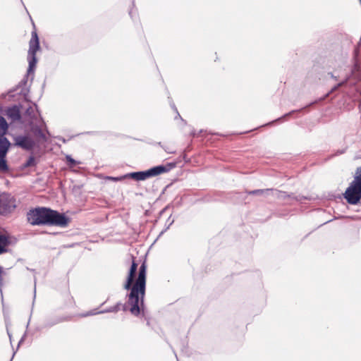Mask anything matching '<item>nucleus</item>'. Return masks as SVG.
I'll use <instances>...</instances> for the list:
<instances>
[{"label": "nucleus", "mask_w": 361, "mask_h": 361, "mask_svg": "<svg viewBox=\"0 0 361 361\" xmlns=\"http://www.w3.org/2000/svg\"><path fill=\"white\" fill-rule=\"evenodd\" d=\"M138 264L133 259L128 277L123 286L124 289L130 290L127 295L128 303L130 305L129 311L136 317L140 314L147 320V324L149 325V321L145 305V296L146 291L147 264L144 261L139 268L138 276L135 281Z\"/></svg>", "instance_id": "obj_1"}, {"label": "nucleus", "mask_w": 361, "mask_h": 361, "mask_svg": "<svg viewBox=\"0 0 361 361\" xmlns=\"http://www.w3.org/2000/svg\"><path fill=\"white\" fill-rule=\"evenodd\" d=\"M350 73H347L343 79H341V75H335L334 73L330 72L328 75L331 78L336 81L340 80L336 85H334L326 94L319 99L315 100L305 106L303 108L297 110H293L290 112L285 114L283 116L277 118L275 121H281L296 112H300L304 109L309 107L318 102L324 100L331 94L336 92L338 89L341 90L342 93L346 94L349 98H356L357 95H361V63L357 60H355L354 65L349 70Z\"/></svg>", "instance_id": "obj_2"}, {"label": "nucleus", "mask_w": 361, "mask_h": 361, "mask_svg": "<svg viewBox=\"0 0 361 361\" xmlns=\"http://www.w3.org/2000/svg\"><path fill=\"white\" fill-rule=\"evenodd\" d=\"M26 216L27 222L32 226L65 228L69 222V219L65 214L46 207L31 209L27 212Z\"/></svg>", "instance_id": "obj_3"}, {"label": "nucleus", "mask_w": 361, "mask_h": 361, "mask_svg": "<svg viewBox=\"0 0 361 361\" xmlns=\"http://www.w3.org/2000/svg\"><path fill=\"white\" fill-rule=\"evenodd\" d=\"M174 166V163H169L166 166L159 165L146 171L130 172L118 177L108 176L107 178L114 181H121L128 178H131L137 181H141L169 172Z\"/></svg>", "instance_id": "obj_4"}, {"label": "nucleus", "mask_w": 361, "mask_h": 361, "mask_svg": "<svg viewBox=\"0 0 361 361\" xmlns=\"http://www.w3.org/2000/svg\"><path fill=\"white\" fill-rule=\"evenodd\" d=\"M346 202L352 205L358 204L361 200V166L356 169L353 181L343 193Z\"/></svg>", "instance_id": "obj_5"}, {"label": "nucleus", "mask_w": 361, "mask_h": 361, "mask_svg": "<svg viewBox=\"0 0 361 361\" xmlns=\"http://www.w3.org/2000/svg\"><path fill=\"white\" fill-rule=\"evenodd\" d=\"M39 49V41L37 33L35 30L32 32L31 39L29 42V49L27 53V61L29 67L27 73L33 71L37 63L36 53Z\"/></svg>", "instance_id": "obj_6"}, {"label": "nucleus", "mask_w": 361, "mask_h": 361, "mask_svg": "<svg viewBox=\"0 0 361 361\" xmlns=\"http://www.w3.org/2000/svg\"><path fill=\"white\" fill-rule=\"evenodd\" d=\"M16 199L7 192H0V215L7 216L16 209Z\"/></svg>", "instance_id": "obj_7"}, {"label": "nucleus", "mask_w": 361, "mask_h": 361, "mask_svg": "<svg viewBox=\"0 0 361 361\" xmlns=\"http://www.w3.org/2000/svg\"><path fill=\"white\" fill-rule=\"evenodd\" d=\"M15 144L25 150H32L35 142L28 135H18L14 138Z\"/></svg>", "instance_id": "obj_8"}, {"label": "nucleus", "mask_w": 361, "mask_h": 361, "mask_svg": "<svg viewBox=\"0 0 361 361\" xmlns=\"http://www.w3.org/2000/svg\"><path fill=\"white\" fill-rule=\"evenodd\" d=\"M30 131L37 141H42V142H47V137L40 126L37 125H31Z\"/></svg>", "instance_id": "obj_9"}, {"label": "nucleus", "mask_w": 361, "mask_h": 361, "mask_svg": "<svg viewBox=\"0 0 361 361\" xmlns=\"http://www.w3.org/2000/svg\"><path fill=\"white\" fill-rule=\"evenodd\" d=\"M274 192H277V193H283L285 195V192H281L277 190H274L272 188L253 190L247 191V193L249 195H253L268 196L271 193H274Z\"/></svg>", "instance_id": "obj_10"}, {"label": "nucleus", "mask_w": 361, "mask_h": 361, "mask_svg": "<svg viewBox=\"0 0 361 361\" xmlns=\"http://www.w3.org/2000/svg\"><path fill=\"white\" fill-rule=\"evenodd\" d=\"M11 146L9 140L5 137H0V157H6Z\"/></svg>", "instance_id": "obj_11"}, {"label": "nucleus", "mask_w": 361, "mask_h": 361, "mask_svg": "<svg viewBox=\"0 0 361 361\" xmlns=\"http://www.w3.org/2000/svg\"><path fill=\"white\" fill-rule=\"evenodd\" d=\"M127 305H130L127 302L126 304H122L121 302H117L115 305L111 306L107 309L100 310V312L106 313V312H117L121 309H122L123 311H126Z\"/></svg>", "instance_id": "obj_12"}, {"label": "nucleus", "mask_w": 361, "mask_h": 361, "mask_svg": "<svg viewBox=\"0 0 361 361\" xmlns=\"http://www.w3.org/2000/svg\"><path fill=\"white\" fill-rule=\"evenodd\" d=\"M7 114L13 121H18L21 118L20 110L18 107L16 106H13V107L8 108Z\"/></svg>", "instance_id": "obj_13"}, {"label": "nucleus", "mask_w": 361, "mask_h": 361, "mask_svg": "<svg viewBox=\"0 0 361 361\" xmlns=\"http://www.w3.org/2000/svg\"><path fill=\"white\" fill-rule=\"evenodd\" d=\"M8 128V125L4 117L0 116V137H4Z\"/></svg>", "instance_id": "obj_14"}, {"label": "nucleus", "mask_w": 361, "mask_h": 361, "mask_svg": "<svg viewBox=\"0 0 361 361\" xmlns=\"http://www.w3.org/2000/svg\"><path fill=\"white\" fill-rule=\"evenodd\" d=\"M37 165V161L33 156H30L28 159L24 163L23 167L28 168Z\"/></svg>", "instance_id": "obj_15"}, {"label": "nucleus", "mask_w": 361, "mask_h": 361, "mask_svg": "<svg viewBox=\"0 0 361 361\" xmlns=\"http://www.w3.org/2000/svg\"><path fill=\"white\" fill-rule=\"evenodd\" d=\"M7 171H8V166L6 157H0V171L6 172Z\"/></svg>", "instance_id": "obj_16"}, {"label": "nucleus", "mask_w": 361, "mask_h": 361, "mask_svg": "<svg viewBox=\"0 0 361 361\" xmlns=\"http://www.w3.org/2000/svg\"><path fill=\"white\" fill-rule=\"evenodd\" d=\"M11 242L8 236L0 234V245L6 247Z\"/></svg>", "instance_id": "obj_17"}, {"label": "nucleus", "mask_w": 361, "mask_h": 361, "mask_svg": "<svg viewBox=\"0 0 361 361\" xmlns=\"http://www.w3.org/2000/svg\"><path fill=\"white\" fill-rule=\"evenodd\" d=\"M174 220L171 219V216L168 218L166 222V227L164 230H162L159 234V236L161 235L163 233H164L169 228L170 226L173 224Z\"/></svg>", "instance_id": "obj_18"}, {"label": "nucleus", "mask_w": 361, "mask_h": 361, "mask_svg": "<svg viewBox=\"0 0 361 361\" xmlns=\"http://www.w3.org/2000/svg\"><path fill=\"white\" fill-rule=\"evenodd\" d=\"M66 160L68 165L71 167L75 166L77 164V161L73 159L70 155L66 156Z\"/></svg>", "instance_id": "obj_19"}, {"label": "nucleus", "mask_w": 361, "mask_h": 361, "mask_svg": "<svg viewBox=\"0 0 361 361\" xmlns=\"http://www.w3.org/2000/svg\"><path fill=\"white\" fill-rule=\"evenodd\" d=\"M103 312H100V311H97V310H91V311H89L87 312H86L85 314H83L82 316L83 317H87V316H92V315H95V314H102Z\"/></svg>", "instance_id": "obj_20"}, {"label": "nucleus", "mask_w": 361, "mask_h": 361, "mask_svg": "<svg viewBox=\"0 0 361 361\" xmlns=\"http://www.w3.org/2000/svg\"><path fill=\"white\" fill-rule=\"evenodd\" d=\"M4 273L2 267L0 266V286L3 285V274Z\"/></svg>", "instance_id": "obj_21"}, {"label": "nucleus", "mask_w": 361, "mask_h": 361, "mask_svg": "<svg viewBox=\"0 0 361 361\" xmlns=\"http://www.w3.org/2000/svg\"><path fill=\"white\" fill-rule=\"evenodd\" d=\"M171 107L176 111V112L177 113V116H176V118L177 117L180 118L183 121L185 122L180 116V114L178 113V110H177V108L175 106L174 104L171 105Z\"/></svg>", "instance_id": "obj_22"}, {"label": "nucleus", "mask_w": 361, "mask_h": 361, "mask_svg": "<svg viewBox=\"0 0 361 361\" xmlns=\"http://www.w3.org/2000/svg\"><path fill=\"white\" fill-rule=\"evenodd\" d=\"M7 251H8V250L6 247L0 245V255L3 254L4 252H6Z\"/></svg>", "instance_id": "obj_23"}, {"label": "nucleus", "mask_w": 361, "mask_h": 361, "mask_svg": "<svg viewBox=\"0 0 361 361\" xmlns=\"http://www.w3.org/2000/svg\"><path fill=\"white\" fill-rule=\"evenodd\" d=\"M26 334H27V331L24 333L23 336H22V338H20L19 343H18V348L19 347V345L21 344V343L23 341L25 337L26 336Z\"/></svg>", "instance_id": "obj_24"}, {"label": "nucleus", "mask_w": 361, "mask_h": 361, "mask_svg": "<svg viewBox=\"0 0 361 361\" xmlns=\"http://www.w3.org/2000/svg\"><path fill=\"white\" fill-rule=\"evenodd\" d=\"M202 132V130H200V132L198 133H196V131L194 130L191 132V135L193 136V137H195V136H198L199 134H200Z\"/></svg>", "instance_id": "obj_25"}, {"label": "nucleus", "mask_w": 361, "mask_h": 361, "mask_svg": "<svg viewBox=\"0 0 361 361\" xmlns=\"http://www.w3.org/2000/svg\"><path fill=\"white\" fill-rule=\"evenodd\" d=\"M27 76L25 75V78L22 80V81L20 82V84L23 83V84H26L27 83Z\"/></svg>", "instance_id": "obj_26"}, {"label": "nucleus", "mask_w": 361, "mask_h": 361, "mask_svg": "<svg viewBox=\"0 0 361 361\" xmlns=\"http://www.w3.org/2000/svg\"><path fill=\"white\" fill-rule=\"evenodd\" d=\"M164 150H165V152H167V153H169V154L174 153V152H173V151H170V150H169V149H167V148H164Z\"/></svg>", "instance_id": "obj_27"}, {"label": "nucleus", "mask_w": 361, "mask_h": 361, "mask_svg": "<svg viewBox=\"0 0 361 361\" xmlns=\"http://www.w3.org/2000/svg\"><path fill=\"white\" fill-rule=\"evenodd\" d=\"M26 269H27V270H30V271H32V272L35 273V274L36 273V271H35V269H29L28 267H26Z\"/></svg>", "instance_id": "obj_28"}, {"label": "nucleus", "mask_w": 361, "mask_h": 361, "mask_svg": "<svg viewBox=\"0 0 361 361\" xmlns=\"http://www.w3.org/2000/svg\"><path fill=\"white\" fill-rule=\"evenodd\" d=\"M129 15L130 16L131 18H133V11H130L129 12Z\"/></svg>", "instance_id": "obj_29"}, {"label": "nucleus", "mask_w": 361, "mask_h": 361, "mask_svg": "<svg viewBox=\"0 0 361 361\" xmlns=\"http://www.w3.org/2000/svg\"><path fill=\"white\" fill-rule=\"evenodd\" d=\"M30 318L29 319V321L27 324V326H26V329H28V326H29V324H30Z\"/></svg>", "instance_id": "obj_30"}, {"label": "nucleus", "mask_w": 361, "mask_h": 361, "mask_svg": "<svg viewBox=\"0 0 361 361\" xmlns=\"http://www.w3.org/2000/svg\"><path fill=\"white\" fill-rule=\"evenodd\" d=\"M59 140H62V141H63V142H66L65 139H63H63L59 138Z\"/></svg>", "instance_id": "obj_31"}, {"label": "nucleus", "mask_w": 361, "mask_h": 361, "mask_svg": "<svg viewBox=\"0 0 361 361\" xmlns=\"http://www.w3.org/2000/svg\"><path fill=\"white\" fill-rule=\"evenodd\" d=\"M35 293H36V290H35V292H34V298L36 297Z\"/></svg>", "instance_id": "obj_32"}, {"label": "nucleus", "mask_w": 361, "mask_h": 361, "mask_svg": "<svg viewBox=\"0 0 361 361\" xmlns=\"http://www.w3.org/2000/svg\"><path fill=\"white\" fill-rule=\"evenodd\" d=\"M165 209H164L163 210H161V214H162L164 212Z\"/></svg>", "instance_id": "obj_33"}, {"label": "nucleus", "mask_w": 361, "mask_h": 361, "mask_svg": "<svg viewBox=\"0 0 361 361\" xmlns=\"http://www.w3.org/2000/svg\"><path fill=\"white\" fill-rule=\"evenodd\" d=\"M15 354H16V352H13V356H14V355H15ZM13 357H12V358H13Z\"/></svg>", "instance_id": "obj_34"}, {"label": "nucleus", "mask_w": 361, "mask_h": 361, "mask_svg": "<svg viewBox=\"0 0 361 361\" xmlns=\"http://www.w3.org/2000/svg\"><path fill=\"white\" fill-rule=\"evenodd\" d=\"M35 285L36 284V279H34Z\"/></svg>", "instance_id": "obj_35"}, {"label": "nucleus", "mask_w": 361, "mask_h": 361, "mask_svg": "<svg viewBox=\"0 0 361 361\" xmlns=\"http://www.w3.org/2000/svg\"><path fill=\"white\" fill-rule=\"evenodd\" d=\"M12 360V359L11 360V361Z\"/></svg>", "instance_id": "obj_36"}]
</instances>
